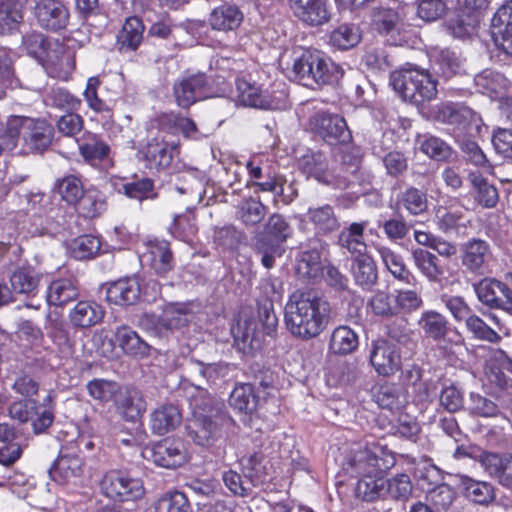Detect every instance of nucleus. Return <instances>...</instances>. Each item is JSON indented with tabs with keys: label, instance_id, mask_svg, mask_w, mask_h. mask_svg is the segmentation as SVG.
<instances>
[{
	"label": "nucleus",
	"instance_id": "4d7b16f0",
	"mask_svg": "<svg viewBox=\"0 0 512 512\" xmlns=\"http://www.w3.org/2000/svg\"><path fill=\"white\" fill-rule=\"evenodd\" d=\"M296 271L304 278H316L322 272L320 252L313 248L299 254Z\"/></svg>",
	"mask_w": 512,
	"mask_h": 512
},
{
	"label": "nucleus",
	"instance_id": "338daca9",
	"mask_svg": "<svg viewBox=\"0 0 512 512\" xmlns=\"http://www.w3.org/2000/svg\"><path fill=\"white\" fill-rule=\"evenodd\" d=\"M373 23L380 33H394L400 30L397 12L389 8H379L373 12Z\"/></svg>",
	"mask_w": 512,
	"mask_h": 512
},
{
	"label": "nucleus",
	"instance_id": "37998d69",
	"mask_svg": "<svg viewBox=\"0 0 512 512\" xmlns=\"http://www.w3.org/2000/svg\"><path fill=\"white\" fill-rule=\"evenodd\" d=\"M386 479L383 473L365 475L359 478L356 494L364 501L385 498Z\"/></svg>",
	"mask_w": 512,
	"mask_h": 512
},
{
	"label": "nucleus",
	"instance_id": "6e6552de",
	"mask_svg": "<svg viewBox=\"0 0 512 512\" xmlns=\"http://www.w3.org/2000/svg\"><path fill=\"white\" fill-rule=\"evenodd\" d=\"M101 489L107 497L120 502L138 500L145 493L140 479L119 470H111L104 475Z\"/></svg>",
	"mask_w": 512,
	"mask_h": 512
},
{
	"label": "nucleus",
	"instance_id": "7ed1b4c3",
	"mask_svg": "<svg viewBox=\"0 0 512 512\" xmlns=\"http://www.w3.org/2000/svg\"><path fill=\"white\" fill-rule=\"evenodd\" d=\"M5 133V149L15 148L17 138H20L22 154H42L53 142L54 127L45 119L14 116L8 120Z\"/></svg>",
	"mask_w": 512,
	"mask_h": 512
},
{
	"label": "nucleus",
	"instance_id": "bb28decb",
	"mask_svg": "<svg viewBox=\"0 0 512 512\" xmlns=\"http://www.w3.org/2000/svg\"><path fill=\"white\" fill-rule=\"evenodd\" d=\"M243 13L233 4H222L209 14L208 23L213 30L234 31L243 22Z\"/></svg>",
	"mask_w": 512,
	"mask_h": 512
},
{
	"label": "nucleus",
	"instance_id": "8fccbe9b",
	"mask_svg": "<svg viewBox=\"0 0 512 512\" xmlns=\"http://www.w3.org/2000/svg\"><path fill=\"white\" fill-rule=\"evenodd\" d=\"M79 152L85 161L94 164L108 157L110 147L97 135L87 133L82 143H79Z\"/></svg>",
	"mask_w": 512,
	"mask_h": 512
},
{
	"label": "nucleus",
	"instance_id": "0e129e2a",
	"mask_svg": "<svg viewBox=\"0 0 512 512\" xmlns=\"http://www.w3.org/2000/svg\"><path fill=\"white\" fill-rule=\"evenodd\" d=\"M412 483L407 474H398L391 479H386L385 498L395 500H407L412 493Z\"/></svg>",
	"mask_w": 512,
	"mask_h": 512
},
{
	"label": "nucleus",
	"instance_id": "72a5a7b5",
	"mask_svg": "<svg viewBox=\"0 0 512 512\" xmlns=\"http://www.w3.org/2000/svg\"><path fill=\"white\" fill-rule=\"evenodd\" d=\"M493 29H498L493 34H499L501 39H495V42L501 49L512 55V2L498 9L492 19Z\"/></svg>",
	"mask_w": 512,
	"mask_h": 512
},
{
	"label": "nucleus",
	"instance_id": "ea45409f",
	"mask_svg": "<svg viewBox=\"0 0 512 512\" xmlns=\"http://www.w3.org/2000/svg\"><path fill=\"white\" fill-rule=\"evenodd\" d=\"M144 25L138 17L126 19L117 39L120 51H135L142 42Z\"/></svg>",
	"mask_w": 512,
	"mask_h": 512
},
{
	"label": "nucleus",
	"instance_id": "6ab92c4d",
	"mask_svg": "<svg viewBox=\"0 0 512 512\" xmlns=\"http://www.w3.org/2000/svg\"><path fill=\"white\" fill-rule=\"evenodd\" d=\"M114 404L117 412L129 422L141 418L147 406L141 391L134 387H121Z\"/></svg>",
	"mask_w": 512,
	"mask_h": 512
},
{
	"label": "nucleus",
	"instance_id": "603ef678",
	"mask_svg": "<svg viewBox=\"0 0 512 512\" xmlns=\"http://www.w3.org/2000/svg\"><path fill=\"white\" fill-rule=\"evenodd\" d=\"M361 40L360 29L354 24H341L330 34V44L339 50H348Z\"/></svg>",
	"mask_w": 512,
	"mask_h": 512
},
{
	"label": "nucleus",
	"instance_id": "a19ab883",
	"mask_svg": "<svg viewBox=\"0 0 512 512\" xmlns=\"http://www.w3.org/2000/svg\"><path fill=\"white\" fill-rule=\"evenodd\" d=\"M78 297V289L70 279H57L47 288L46 300L49 305L63 306Z\"/></svg>",
	"mask_w": 512,
	"mask_h": 512
},
{
	"label": "nucleus",
	"instance_id": "2eb2a0df",
	"mask_svg": "<svg viewBox=\"0 0 512 512\" xmlns=\"http://www.w3.org/2000/svg\"><path fill=\"white\" fill-rule=\"evenodd\" d=\"M299 166L303 173L313 177L318 182L333 185L340 189H345L349 185V180L345 177L336 178L328 171L327 159L321 152H311L305 154L299 161Z\"/></svg>",
	"mask_w": 512,
	"mask_h": 512
},
{
	"label": "nucleus",
	"instance_id": "a211bd4d",
	"mask_svg": "<svg viewBox=\"0 0 512 512\" xmlns=\"http://www.w3.org/2000/svg\"><path fill=\"white\" fill-rule=\"evenodd\" d=\"M151 460L160 467L174 469L187 460L184 442L180 439H165L150 450Z\"/></svg>",
	"mask_w": 512,
	"mask_h": 512
},
{
	"label": "nucleus",
	"instance_id": "c756f323",
	"mask_svg": "<svg viewBox=\"0 0 512 512\" xmlns=\"http://www.w3.org/2000/svg\"><path fill=\"white\" fill-rule=\"evenodd\" d=\"M350 272L354 282L364 290H371L378 281L376 263L368 253L352 258Z\"/></svg>",
	"mask_w": 512,
	"mask_h": 512
},
{
	"label": "nucleus",
	"instance_id": "f3484780",
	"mask_svg": "<svg viewBox=\"0 0 512 512\" xmlns=\"http://www.w3.org/2000/svg\"><path fill=\"white\" fill-rule=\"evenodd\" d=\"M83 459L72 452L61 451L58 458L49 469L50 477L57 483H76L84 474Z\"/></svg>",
	"mask_w": 512,
	"mask_h": 512
},
{
	"label": "nucleus",
	"instance_id": "2f4dec72",
	"mask_svg": "<svg viewBox=\"0 0 512 512\" xmlns=\"http://www.w3.org/2000/svg\"><path fill=\"white\" fill-rule=\"evenodd\" d=\"M266 180L261 181H248L247 186L253 187L254 192H271L275 197L281 198L282 202L285 204H289L297 197V190L293 187V184L289 185L290 192H285L284 184L286 182L285 178L281 175H272L271 172H267L265 174Z\"/></svg>",
	"mask_w": 512,
	"mask_h": 512
},
{
	"label": "nucleus",
	"instance_id": "3c124183",
	"mask_svg": "<svg viewBox=\"0 0 512 512\" xmlns=\"http://www.w3.org/2000/svg\"><path fill=\"white\" fill-rule=\"evenodd\" d=\"M308 217L316 230L323 234L333 232L340 226L338 218L330 205L309 208Z\"/></svg>",
	"mask_w": 512,
	"mask_h": 512
},
{
	"label": "nucleus",
	"instance_id": "6e6d98bb",
	"mask_svg": "<svg viewBox=\"0 0 512 512\" xmlns=\"http://www.w3.org/2000/svg\"><path fill=\"white\" fill-rule=\"evenodd\" d=\"M78 212L85 218H96L102 215L107 209V202L104 196L98 191H87L78 201Z\"/></svg>",
	"mask_w": 512,
	"mask_h": 512
},
{
	"label": "nucleus",
	"instance_id": "e2e57ef3",
	"mask_svg": "<svg viewBox=\"0 0 512 512\" xmlns=\"http://www.w3.org/2000/svg\"><path fill=\"white\" fill-rule=\"evenodd\" d=\"M369 307L376 316L389 318L398 315L395 294L390 295L385 291H377L371 297Z\"/></svg>",
	"mask_w": 512,
	"mask_h": 512
},
{
	"label": "nucleus",
	"instance_id": "4be33fe9",
	"mask_svg": "<svg viewBox=\"0 0 512 512\" xmlns=\"http://www.w3.org/2000/svg\"><path fill=\"white\" fill-rule=\"evenodd\" d=\"M327 0H291L296 17L311 26H319L330 20Z\"/></svg>",
	"mask_w": 512,
	"mask_h": 512
},
{
	"label": "nucleus",
	"instance_id": "864d4df0",
	"mask_svg": "<svg viewBox=\"0 0 512 512\" xmlns=\"http://www.w3.org/2000/svg\"><path fill=\"white\" fill-rule=\"evenodd\" d=\"M468 180L477 192V201L486 208L494 207L498 202L497 189L489 184L482 175L476 171L468 173Z\"/></svg>",
	"mask_w": 512,
	"mask_h": 512
},
{
	"label": "nucleus",
	"instance_id": "f8f14e48",
	"mask_svg": "<svg viewBox=\"0 0 512 512\" xmlns=\"http://www.w3.org/2000/svg\"><path fill=\"white\" fill-rule=\"evenodd\" d=\"M461 263L470 273L483 275L492 260L490 244L479 238H472L461 245Z\"/></svg>",
	"mask_w": 512,
	"mask_h": 512
},
{
	"label": "nucleus",
	"instance_id": "412c9836",
	"mask_svg": "<svg viewBox=\"0 0 512 512\" xmlns=\"http://www.w3.org/2000/svg\"><path fill=\"white\" fill-rule=\"evenodd\" d=\"M219 433V416H192L187 424L188 437L200 446L213 444Z\"/></svg>",
	"mask_w": 512,
	"mask_h": 512
},
{
	"label": "nucleus",
	"instance_id": "49530a36",
	"mask_svg": "<svg viewBox=\"0 0 512 512\" xmlns=\"http://www.w3.org/2000/svg\"><path fill=\"white\" fill-rule=\"evenodd\" d=\"M229 404L239 412L253 413L258 405V396L255 394L253 385L249 383L237 385L230 394Z\"/></svg>",
	"mask_w": 512,
	"mask_h": 512
},
{
	"label": "nucleus",
	"instance_id": "473e14b6",
	"mask_svg": "<svg viewBox=\"0 0 512 512\" xmlns=\"http://www.w3.org/2000/svg\"><path fill=\"white\" fill-rule=\"evenodd\" d=\"M192 416H219L223 404L199 385L188 396Z\"/></svg>",
	"mask_w": 512,
	"mask_h": 512
},
{
	"label": "nucleus",
	"instance_id": "58836bf2",
	"mask_svg": "<svg viewBox=\"0 0 512 512\" xmlns=\"http://www.w3.org/2000/svg\"><path fill=\"white\" fill-rule=\"evenodd\" d=\"M40 279L41 274L32 266L19 267L10 277L11 291L33 295L39 286Z\"/></svg>",
	"mask_w": 512,
	"mask_h": 512
},
{
	"label": "nucleus",
	"instance_id": "09e8293b",
	"mask_svg": "<svg viewBox=\"0 0 512 512\" xmlns=\"http://www.w3.org/2000/svg\"><path fill=\"white\" fill-rule=\"evenodd\" d=\"M267 214V207L257 198L243 199L236 207L237 218L246 226L260 223Z\"/></svg>",
	"mask_w": 512,
	"mask_h": 512
},
{
	"label": "nucleus",
	"instance_id": "f704fd0d",
	"mask_svg": "<svg viewBox=\"0 0 512 512\" xmlns=\"http://www.w3.org/2000/svg\"><path fill=\"white\" fill-rule=\"evenodd\" d=\"M411 256L415 267L430 282H438L444 276V267L435 254L422 248H416L412 250Z\"/></svg>",
	"mask_w": 512,
	"mask_h": 512
},
{
	"label": "nucleus",
	"instance_id": "393cba45",
	"mask_svg": "<svg viewBox=\"0 0 512 512\" xmlns=\"http://www.w3.org/2000/svg\"><path fill=\"white\" fill-rule=\"evenodd\" d=\"M222 481L230 493L239 498L254 497L255 489L263 482L254 474L244 472V475H241L232 469L222 473Z\"/></svg>",
	"mask_w": 512,
	"mask_h": 512
},
{
	"label": "nucleus",
	"instance_id": "cd10ccee",
	"mask_svg": "<svg viewBox=\"0 0 512 512\" xmlns=\"http://www.w3.org/2000/svg\"><path fill=\"white\" fill-rule=\"evenodd\" d=\"M143 260L159 275H165L174 267L172 252L165 241L150 242Z\"/></svg>",
	"mask_w": 512,
	"mask_h": 512
},
{
	"label": "nucleus",
	"instance_id": "052dcab7",
	"mask_svg": "<svg viewBox=\"0 0 512 512\" xmlns=\"http://www.w3.org/2000/svg\"><path fill=\"white\" fill-rule=\"evenodd\" d=\"M154 512H192L188 498L183 492L166 493L154 504Z\"/></svg>",
	"mask_w": 512,
	"mask_h": 512
},
{
	"label": "nucleus",
	"instance_id": "c85d7f7f",
	"mask_svg": "<svg viewBox=\"0 0 512 512\" xmlns=\"http://www.w3.org/2000/svg\"><path fill=\"white\" fill-rule=\"evenodd\" d=\"M179 409L172 404L161 405L150 414V429L156 435H164L175 430L181 423Z\"/></svg>",
	"mask_w": 512,
	"mask_h": 512
},
{
	"label": "nucleus",
	"instance_id": "5fc2aeb1",
	"mask_svg": "<svg viewBox=\"0 0 512 512\" xmlns=\"http://www.w3.org/2000/svg\"><path fill=\"white\" fill-rule=\"evenodd\" d=\"M100 248L101 242L98 237L81 235L70 242L68 250L73 258L84 260L96 256Z\"/></svg>",
	"mask_w": 512,
	"mask_h": 512
},
{
	"label": "nucleus",
	"instance_id": "b1692460",
	"mask_svg": "<svg viewBox=\"0 0 512 512\" xmlns=\"http://www.w3.org/2000/svg\"><path fill=\"white\" fill-rule=\"evenodd\" d=\"M368 225L367 221L353 222L344 227L337 239V244L351 255V258L367 254V244L364 238V231Z\"/></svg>",
	"mask_w": 512,
	"mask_h": 512
},
{
	"label": "nucleus",
	"instance_id": "774afa93",
	"mask_svg": "<svg viewBox=\"0 0 512 512\" xmlns=\"http://www.w3.org/2000/svg\"><path fill=\"white\" fill-rule=\"evenodd\" d=\"M420 150L428 157L437 161L447 160L452 154L451 147L435 136L425 137L420 143Z\"/></svg>",
	"mask_w": 512,
	"mask_h": 512
},
{
	"label": "nucleus",
	"instance_id": "f03ea898",
	"mask_svg": "<svg viewBox=\"0 0 512 512\" xmlns=\"http://www.w3.org/2000/svg\"><path fill=\"white\" fill-rule=\"evenodd\" d=\"M291 78L306 87L331 85L343 76L341 67L318 50L294 51Z\"/></svg>",
	"mask_w": 512,
	"mask_h": 512
},
{
	"label": "nucleus",
	"instance_id": "5701e85b",
	"mask_svg": "<svg viewBox=\"0 0 512 512\" xmlns=\"http://www.w3.org/2000/svg\"><path fill=\"white\" fill-rule=\"evenodd\" d=\"M141 295V286L136 277L121 278L109 285L106 291L108 302L115 305L135 304Z\"/></svg>",
	"mask_w": 512,
	"mask_h": 512
},
{
	"label": "nucleus",
	"instance_id": "7c9ffc66",
	"mask_svg": "<svg viewBox=\"0 0 512 512\" xmlns=\"http://www.w3.org/2000/svg\"><path fill=\"white\" fill-rule=\"evenodd\" d=\"M177 145H169L157 140L150 141L140 152L149 168L163 169L170 166L177 151Z\"/></svg>",
	"mask_w": 512,
	"mask_h": 512
},
{
	"label": "nucleus",
	"instance_id": "c03bdc74",
	"mask_svg": "<svg viewBox=\"0 0 512 512\" xmlns=\"http://www.w3.org/2000/svg\"><path fill=\"white\" fill-rule=\"evenodd\" d=\"M115 341L119 347L129 355H144L148 352V344L128 326H119L116 328Z\"/></svg>",
	"mask_w": 512,
	"mask_h": 512
},
{
	"label": "nucleus",
	"instance_id": "e433bc0d",
	"mask_svg": "<svg viewBox=\"0 0 512 512\" xmlns=\"http://www.w3.org/2000/svg\"><path fill=\"white\" fill-rule=\"evenodd\" d=\"M460 488L467 499L480 505H487L495 498L494 488L490 483L467 475L460 476Z\"/></svg>",
	"mask_w": 512,
	"mask_h": 512
},
{
	"label": "nucleus",
	"instance_id": "20e7f679",
	"mask_svg": "<svg viewBox=\"0 0 512 512\" xmlns=\"http://www.w3.org/2000/svg\"><path fill=\"white\" fill-rule=\"evenodd\" d=\"M390 85L404 100L415 105L432 101L437 95V82L418 68L400 69L390 75Z\"/></svg>",
	"mask_w": 512,
	"mask_h": 512
},
{
	"label": "nucleus",
	"instance_id": "69168bd1",
	"mask_svg": "<svg viewBox=\"0 0 512 512\" xmlns=\"http://www.w3.org/2000/svg\"><path fill=\"white\" fill-rule=\"evenodd\" d=\"M480 22L477 15H467L463 13L455 19H451L448 23V29L451 34L457 38L470 37L476 33Z\"/></svg>",
	"mask_w": 512,
	"mask_h": 512
},
{
	"label": "nucleus",
	"instance_id": "de8ad7c7",
	"mask_svg": "<svg viewBox=\"0 0 512 512\" xmlns=\"http://www.w3.org/2000/svg\"><path fill=\"white\" fill-rule=\"evenodd\" d=\"M23 19V6L16 0L0 1V34H9L18 28Z\"/></svg>",
	"mask_w": 512,
	"mask_h": 512
},
{
	"label": "nucleus",
	"instance_id": "680f3d73",
	"mask_svg": "<svg viewBox=\"0 0 512 512\" xmlns=\"http://www.w3.org/2000/svg\"><path fill=\"white\" fill-rule=\"evenodd\" d=\"M474 81L480 93L490 96L498 94L506 86L504 76L492 70L482 71L475 76Z\"/></svg>",
	"mask_w": 512,
	"mask_h": 512
},
{
	"label": "nucleus",
	"instance_id": "79ce46f5",
	"mask_svg": "<svg viewBox=\"0 0 512 512\" xmlns=\"http://www.w3.org/2000/svg\"><path fill=\"white\" fill-rule=\"evenodd\" d=\"M359 344L358 335L348 326L334 329L329 341V351L337 355L352 353Z\"/></svg>",
	"mask_w": 512,
	"mask_h": 512
},
{
	"label": "nucleus",
	"instance_id": "9d476101",
	"mask_svg": "<svg viewBox=\"0 0 512 512\" xmlns=\"http://www.w3.org/2000/svg\"><path fill=\"white\" fill-rule=\"evenodd\" d=\"M473 287L483 305L507 311L512 309V291L508 284L495 278H484Z\"/></svg>",
	"mask_w": 512,
	"mask_h": 512
},
{
	"label": "nucleus",
	"instance_id": "39448f33",
	"mask_svg": "<svg viewBox=\"0 0 512 512\" xmlns=\"http://www.w3.org/2000/svg\"><path fill=\"white\" fill-rule=\"evenodd\" d=\"M395 464L393 454L382 446L357 444L349 452L343 464L347 474L362 477L369 474L384 473Z\"/></svg>",
	"mask_w": 512,
	"mask_h": 512
},
{
	"label": "nucleus",
	"instance_id": "aec40b11",
	"mask_svg": "<svg viewBox=\"0 0 512 512\" xmlns=\"http://www.w3.org/2000/svg\"><path fill=\"white\" fill-rule=\"evenodd\" d=\"M481 467L502 486L512 488V456L493 452L479 454Z\"/></svg>",
	"mask_w": 512,
	"mask_h": 512
},
{
	"label": "nucleus",
	"instance_id": "a18cd8bd",
	"mask_svg": "<svg viewBox=\"0 0 512 512\" xmlns=\"http://www.w3.org/2000/svg\"><path fill=\"white\" fill-rule=\"evenodd\" d=\"M376 251L379 254L383 264L388 271L396 278L406 283L414 280V276L407 269L402 256L394 252L391 248L378 245Z\"/></svg>",
	"mask_w": 512,
	"mask_h": 512
},
{
	"label": "nucleus",
	"instance_id": "bf43d9fd",
	"mask_svg": "<svg viewBox=\"0 0 512 512\" xmlns=\"http://www.w3.org/2000/svg\"><path fill=\"white\" fill-rule=\"evenodd\" d=\"M456 141L459 143L461 151L463 152L467 162L482 168L487 173H492L493 166L490 164L486 155L476 142L467 139L466 137H458V140Z\"/></svg>",
	"mask_w": 512,
	"mask_h": 512
},
{
	"label": "nucleus",
	"instance_id": "0eeeda50",
	"mask_svg": "<svg viewBox=\"0 0 512 512\" xmlns=\"http://www.w3.org/2000/svg\"><path fill=\"white\" fill-rule=\"evenodd\" d=\"M436 118L442 123L454 126L456 140L458 137H474L480 134L483 126L478 113L458 103L442 104L436 112Z\"/></svg>",
	"mask_w": 512,
	"mask_h": 512
},
{
	"label": "nucleus",
	"instance_id": "1a4fd4ad",
	"mask_svg": "<svg viewBox=\"0 0 512 512\" xmlns=\"http://www.w3.org/2000/svg\"><path fill=\"white\" fill-rule=\"evenodd\" d=\"M311 129L329 144L347 143L351 132L343 117L326 111L316 112L309 120Z\"/></svg>",
	"mask_w": 512,
	"mask_h": 512
},
{
	"label": "nucleus",
	"instance_id": "13d9d810",
	"mask_svg": "<svg viewBox=\"0 0 512 512\" xmlns=\"http://www.w3.org/2000/svg\"><path fill=\"white\" fill-rule=\"evenodd\" d=\"M55 188L64 201L74 206L85 193L82 181L75 175L57 180Z\"/></svg>",
	"mask_w": 512,
	"mask_h": 512
},
{
	"label": "nucleus",
	"instance_id": "c9c22d12",
	"mask_svg": "<svg viewBox=\"0 0 512 512\" xmlns=\"http://www.w3.org/2000/svg\"><path fill=\"white\" fill-rule=\"evenodd\" d=\"M104 317L102 307L91 301H80L69 313L71 323L80 328H88L99 323Z\"/></svg>",
	"mask_w": 512,
	"mask_h": 512
},
{
	"label": "nucleus",
	"instance_id": "ddd939ff",
	"mask_svg": "<svg viewBox=\"0 0 512 512\" xmlns=\"http://www.w3.org/2000/svg\"><path fill=\"white\" fill-rule=\"evenodd\" d=\"M34 14L38 24L48 31L65 29L69 23V10L59 0H39Z\"/></svg>",
	"mask_w": 512,
	"mask_h": 512
},
{
	"label": "nucleus",
	"instance_id": "4c0bfd02",
	"mask_svg": "<svg viewBox=\"0 0 512 512\" xmlns=\"http://www.w3.org/2000/svg\"><path fill=\"white\" fill-rule=\"evenodd\" d=\"M418 326L427 338L442 340L448 332V320L435 310H425L418 319Z\"/></svg>",
	"mask_w": 512,
	"mask_h": 512
},
{
	"label": "nucleus",
	"instance_id": "423d86ee",
	"mask_svg": "<svg viewBox=\"0 0 512 512\" xmlns=\"http://www.w3.org/2000/svg\"><path fill=\"white\" fill-rule=\"evenodd\" d=\"M22 47L27 54L42 64H47L58 70L59 74H68L74 69V59L70 52L56 40L46 39L37 31L23 35Z\"/></svg>",
	"mask_w": 512,
	"mask_h": 512
},
{
	"label": "nucleus",
	"instance_id": "4468645a",
	"mask_svg": "<svg viewBox=\"0 0 512 512\" xmlns=\"http://www.w3.org/2000/svg\"><path fill=\"white\" fill-rule=\"evenodd\" d=\"M192 313L185 304L180 303H169L164 306L162 313L155 316H147L143 320L145 322H151L155 325V333L162 334L166 331H174L185 327L191 320Z\"/></svg>",
	"mask_w": 512,
	"mask_h": 512
},
{
	"label": "nucleus",
	"instance_id": "dca6fc26",
	"mask_svg": "<svg viewBox=\"0 0 512 512\" xmlns=\"http://www.w3.org/2000/svg\"><path fill=\"white\" fill-rule=\"evenodd\" d=\"M206 85V77L203 74L188 75L177 79L173 85V96L177 105L181 108H189L203 99Z\"/></svg>",
	"mask_w": 512,
	"mask_h": 512
},
{
	"label": "nucleus",
	"instance_id": "a878e982",
	"mask_svg": "<svg viewBox=\"0 0 512 512\" xmlns=\"http://www.w3.org/2000/svg\"><path fill=\"white\" fill-rule=\"evenodd\" d=\"M237 100L247 107L278 109L279 104L264 94L257 86L244 79L236 81Z\"/></svg>",
	"mask_w": 512,
	"mask_h": 512
},
{
	"label": "nucleus",
	"instance_id": "9b49d317",
	"mask_svg": "<svg viewBox=\"0 0 512 512\" xmlns=\"http://www.w3.org/2000/svg\"><path fill=\"white\" fill-rule=\"evenodd\" d=\"M369 359L375 371L382 376L393 375L402 364L400 348L384 339L372 342Z\"/></svg>",
	"mask_w": 512,
	"mask_h": 512
},
{
	"label": "nucleus",
	"instance_id": "f257e3e1",
	"mask_svg": "<svg viewBox=\"0 0 512 512\" xmlns=\"http://www.w3.org/2000/svg\"><path fill=\"white\" fill-rule=\"evenodd\" d=\"M329 311L327 301L310 292L296 291L285 305V324L294 336L311 339L325 328Z\"/></svg>",
	"mask_w": 512,
	"mask_h": 512
}]
</instances>
